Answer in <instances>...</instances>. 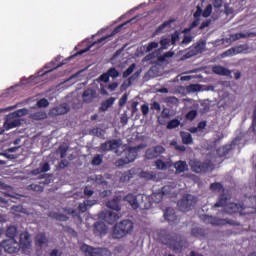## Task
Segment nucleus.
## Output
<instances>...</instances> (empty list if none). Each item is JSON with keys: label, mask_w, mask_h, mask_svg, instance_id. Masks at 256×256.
<instances>
[{"label": "nucleus", "mask_w": 256, "mask_h": 256, "mask_svg": "<svg viewBox=\"0 0 256 256\" xmlns=\"http://www.w3.org/2000/svg\"><path fill=\"white\" fill-rule=\"evenodd\" d=\"M131 179H133V174L131 170L124 172L120 177V181L122 183H127V181H131Z\"/></svg>", "instance_id": "nucleus-41"}, {"label": "nucleus", "mask_w": 256, "mask_h": 256, "mask_svg": "<svg viewBox=\"0 0 256 256\" xmlns=\"http://www.w3.org/2000/svg\"><path fill=\"white\" fill-rule=\"evenodd\" d=\"M82 97L85 103H91L95 99V91L87 89L83 92Z\"/></svg>", "instance_id": "nucleus-31"}, {"label": "nucleus", "mask_w": 256, "mask_h": 256, "mask_svg": "<svg viewBox=\"0 0 256 256\" xmlns=\"http://www.w3.org/2000/svg\"><path fill=\"white\" fill-rule=\"evenodd\" d=\"M129 99V94L125 93L119 100V107H125L127 105V100Z\"/></svg>", "instance_id": "nucleus-51"}, {"label": "nucleus", "mask_w": 256, "mask_h": 256, "mask_svg": "<svg viewBox=\"0 0 256 256\" xmlns=\"http://www.w3.org/2000/svg\"><path fill=\"white\" fill-rule=\"evenodd\" d=\"M213 73L216 75H221L222 77H231V70L223 67V66H214L212 68Z\"/></svg>", "instance_id": "nucleus-21"}, {"label": "nucleus", "mask_w": 256, "mask_h": 256, "mask_svg": "<svg viewBox=\"0 0 256 256\" xmlns=\"http://www.w3.org/2000/svg\"><path fill=\"white\" fill-rule=\"evenodd\" d=\"M162 119H171V109L163 108L161 112Z\"/></svg>", "instance_id": "nucleus-50"}, {"label": "nucleus", "mask_w": 256, "mask_h": 256, "mask_svg": "<svg viewBox=\"0 0 256 256\" xmlns=\"http://www.w3.org/2000/svg\"><path fill=\"white\" fill-rule=\"evenodd\" d=\"M98 217L102 219V221H105V223H108V225H113L120 219L119 214L110 210L100 212Z\"/></svg>", "instance_id": "nucleus-9"}, {"label": "nucleus", "mask_w": 256, "mask_h": 256, "mask_svg": "<svg viewBox=\"0 0 256 256\" xmlns=\"http://www.w3.org/2000/svg\"><path fill=\"white\" fill-rule=\"evenodd\" d=\"M36 105L39 109L49 107V100H47L46 98H42L36 103Z\"/></svg>", "instance_id": "nucleus-47"}, {"label": "nucleus", "mask_w": 256, "mask_h": 256, "mask_svg": "<svg viewBox=\"0 0 256 256\" xmlns=\"http://www.w3.org/2000/svg\"><path fill=\"white\" fill-rule=\"evenodd\" d=\"M19 117H23V110H16L6 116V120L4 122V127L7 131L9 129H15V127H19L21 125V119Z\"/></svg>", "instance_id": "nucleus-7"}, {"label": "nucleus", "mask_w": 256, "mask_h": 256, "mask_svg": "<svg viewBox=\"0 0 256 256\" xmlns=\"http://www.w3.org/2000/svg\"><path fill=\"white\" fill-rule=\"evenodd\" d=\"M137 67V64L132 63L124 72H123V79H127V77H129L130 75L133 74V72L135 71V68Z\"/></svg>", "instance_id": "nucleus-39"}, {"label": "nucleus", "mask_w": 256, "mask_h": 256, "mask_svg": "<svg viewBox=\"0 0 256 256\" xmlns=\"http://www.w3.org/2000/svg\"><path fill=\"white\" fill-rule=\"evenodd\" d=\"M235 37L236 39H249V37H251V33H237Z\"/></svg>", "instance_id": "nucleus-60"}, {"label": "nucleus", "mask_w": 256, "mask_h": 256, "mask_svg": "<svg viewBox=\"0 0 256 256\" xmlns=\"http://www.w3.org/2000/svg\"><path fill=\"white\" fill-rule=\"evenodd\" d=\"M6 237H9V239H15V237H17V227L9 226L6 229Z\"/></svg>", "instance_id": "nucleus-36"}, {"label": "nucleus", "mask_w": 256, "mask_h": 256, "mask_svg": "<svg viewBox=\"0 0 256 256\" xmlns=\"http://www.w3.org/2000/svg\"><path fill=\"white\" fill-rule=\"evenodd\" d=\"M71 111L69 104H61L51 110L52 115H65Z\"/></svg>", "instance_id": "nucleus-20"}, {"label": "nucleus", "mask_w": 256, "mask_h": 256, "mask_svg": "<svg viewBox=\"0 0 256 256\" xmlns=\"http://www.w3.org/2000/svg\"><path fill=\"white\" fill-rule=\"evenodd\" d=\"M107 73L109 77H112V79H117V77H119V71L115 67L109 68Z\"/></svg>", "instance_id": "nucleus-46"}, {"label": "nucleus", "mask_w": 256, "mask_h": 256, "mask_svg": "<svg viewBox=\"0 0 256 256\" xmlns=\"http://www.w3.org/2000/svg\"><path fill=\"white\" fill-rule=\"evenodd\" d=\"M162 153H165V147L161 145L148 148L145 153L146 159H157Z\"/></svg>", "instance_id": "nucleus-13"}, {"label": "nucleus", "mask_w": 256, "mask_h": 256, "mask_svg": "<svg viewBox=\"0 0 256 256\" xmlns=\"http://www.w3.org/2000/svg\"><path fill=\"white\" fill-rule=\"evenodd\" d=\"M109 231V227L103 221H97L92 225V232L96 237H105Z\"/></svg>", "instance_id": "nucleus-11"}, {"label": "nucleus", "mask_w": 256, "mask_h": 256, "mask_svg": "<svg viewBox=\"0 0 256 256\" xmlns=\"http://www.w3.org/2000/svg\"><path fill=\"white\" fill-rule=\"evenodd\" d=\"M174 169H176V173H185V171H189V165L186 161L180 160L174 163Z\"/></svg>", "instance_id": "nucleus-27"}, {"label": "nucleus", "mask_w": 256, "mask_h": 256, "mask_svg": "<svg viewBox=\"0 0 256 256\" xmlns=\"http://www.w3.org/2000/svg\"><path fill=\"white\" fill-rule=\"evenodd\" d=\"M224 209L226 213H228V215H233V213H239V209H241V205L237 203H229L228 205H226Z\"/></svg>", "instance_id": "nucleus-30"}, {"label": "nucleus", "mask_w": 256, "mask_h": 256, "mask_svg": "<svg viewBox=\"0 0 256 256\" xmlns=\"http://www.w3.org/2000/svg\"><path fill=\"white\" fill-rule=\"evenodd\" d=\"M80 251L84 256H113L107 248H95L85 243L81 245Z\"/></svg>", "instance_id": "nucleus-4"}, {"label": "nucleus", "mask_w": 256, "mask_h": 256, "mask_svg": "<svg viewBox=\"0 0 256 256\" xmlns=\"http://www.w3.org/2000/svg\"><path fill=\"white\" fill-rule=\"evenodd\" d=\"M128 23H131V20H128L120 25H118L112 32L110 35H106L101 37L100 39H98L97 41H95L92 45H99L101 43L105 44V42L109 39H111V37H115V35H117V33H121V30L125 27V25H127Z\"/></svg>", "instance_id": "nucleus-12"}, {"label": "nucleus", "mask_w": 256, "mask_h": 256, "mask_svg": "<svg viewBox=\"0 0 256 256\" xmlns=\"http://www.w3.org/2000/svg\"><path fill=\"white\" fill-rule=\"evenodd\" d=\"M163 243L165 245H168L169 249H171L172 251H175V253H178L179 251L187 247V239L175 233L166 234L163 238Z\"/></svg>", "instance_id": "nucleus-1"}, {"label": "nucleus", "mask_w": 256, "mask_h": 256, "mask_svg": "<svg viewBox=\"0 0 256 256\" xmlns=\"http://www.w3.org/2000/svg\"><path fill=\"white\" fill-rule=\"evenodd\" d=\"M28 189H30V191H35L36 193H43V191H45V187L41 184H30Z\"/></svg>", "instance_id": "nucleus-40"}, {"label": "nucleus", "mask_w": 256, "mask_h": 256, "mask_svg": "<svg viewBox=\"0 0 256 256\" xmlns=\"http://www.w3.org/2000/svg\"><path fill=\"white\" fill-rule=\"evenodd\" d=\"M32 119H34V121H43V119H47V112H35L32 114Z\"/></svg>", "instance_id": "nucleus-37"}, {"label": "nucleus", "mask_w": 256, "mask_h": 256, "mask_svg": "<svg viewBox=\"0 0 256 256\" xmlns=\"http://www.w3.org/2000/svg\"><path fill=\"white\" fill-rule=\"evenodd\" d=\"M95 205V202L92 200H84L83 203H80L78 206V210L80 213H86L88 207H93Z\"/></svg>", "instance_id": "nucleus-33"}, {"label": "nucleus", "mask_w": 256, "mask_h": 256, "mask_svg": "<svg viewBox=\"0 0 256 256\" xmlns=\"http://www.w3.org/2000/svg\"><path fill=\"white\" fill-rule=\"evenodd\" d=\"M233 149V146L231 144L224 145L216 150V154L218 157H226V155H229V151Z\"/></svg>", "instance_id": "nucleus-29"}, {"label": "nucleus", "mask_w": 256, "mask_h": 256, "mask_svg": "<svg viewBox=\"0 0 256 256\" xmlns=\"http://www.w3.org/2000/svg\"><path fill=\"white\" fill-rule=\"evenodd\" d=\"M121 147V140L112 139L100 145V151L107 153L108 151H117Z\"/></svg>", "instance_id": "nucleus-10"}, {"label": "nucleus", "mask_w": 256, "mask_h": 256, "mask_svg": "<svg viewBox=\"0 0 256 256\" xmlns=\"http://www.w3.org/2000/svg\"><path fill=\"white\" fill-rule=\"evenodd\" d=\"M157 47H159V43L150 42V43H148V45L146 47V51H147V53H149V52H151L152 49H157Z\"/></svg>", "instance_id": "nucleus-56"}, {"label": "nucleus", "mask_w": 256, "mask_h": 256, "mask_svg": "<svg viewBox=\"0 0 256 256\" xmlns=\"http://www.w3.org/2000/svg\"><path fill=\"white\" fill-rule=\"evenodd\" d=\"M197 117V110H190L186 114L187 121H193Z\"/></svg>", "instance_id": "nucleus-52"}, {"label": "nucleus", "mask_w": 256, "mask_h": 256, "mask_svg": "<svg viewBox=\"0 0 256 256\" xmlns=\"http://www.w3.org/2000/svg\"><path fill=\"white\" fill-rule=\"evenodd\" d=\"M115 100H116L115 97H110V98L106 99L105 101H103L101 103V106L99 107V111L105 112L110 107H113V105L115 104Z\"/></svg>", "instance_id": "nucleus-28"}, {"label": "nucleus", "mask_w": 256, "mask_h": 256, "mask_svg": "<svg viewBox=\"0 0 256 256\" xmlns=\"http://www.w3.org/2000/svg\"><path fill=\"white\" fill-rule=\"evenodd\" d=\"M175 21L176 20L173 18L165 21L160 26H158V28L156 29V33H161V31H163V29H167V27H171V23H175Z\"/></svg>", "instance_id": "nucleus-38"}, {"label": "nucleus", "mask_w": 256, "mask_h": 256, "mask_svg": "<svg viewBox=\"0 0 256 256\" xmlns=\"http://www.w3.org/2000/svg\"><path fill=\"white\" fill-rule=\"evenodd\" d=\"M209 25H211L210 19L202 22L201 25L199 26L200 31H203V29H205L206 27H209Z\"/></svg>", "instance_id": "nucleus-64"}, {"label": "nucleus", "mask_w": 256, "mask_h": 256, "mask_svg": "<svg viewBox=\"0 0 256 256\" xmlns=\"http://www.w3.org/2000/svg\"><path fill=\"white\" fill-rule=\"evenodd\" d=\"M246 49H247L246 45H240L234 48H230L229 50L224 52V55H226L227 57L231 55H239V53H243Z\"/></svg>", "instance_id": "nucleus-26"}, {"label": "nucleus", "mask_w": 256, "mask_h": 256, "mask_svg": "<svg viewBox=\"0 0 256 256\" xmlns=\"http://www.w3.org/2000/svg\"><path fill=\"white\" fill-rule=\"evenodd\" d=\"M141 112H142V115H144V117H146V115H149V105L143 104L141 106Z\"/></svg>", "instance_id": "nucleus-61"}, {"label": "nucleus", "mask_w": 256, "mask_h": 256, "mask_svg": "<svg viewBox=\"0 0 256 256\" xmlns=\"http://www.w3.org/2000/svg\"><path fill=\"white\" fill-rule=\"evenodd\" d=\"M173 55H175L174 52H171V51L165 52L162 56L158 57V61H160L161 63H165V61H167V59L173 57Z\"/></svg>", "instance_id": "nucleus-45"}, {"label": "nucleus", "mask_w": 256, "mask_h": 256, "mask_svg": "<svg viewBox=\"0 0 256 256\" xmlns=\"http://www.w3.org/2000/svg\"><path fill=\"white\" fill-rule=\"evenodd\" d=\"M124 157L126 158L127 162L133 163L135 159H137V155H139V148L137 147H130L124 150Z\"/></svg>", "instance_id": "nucleus-16"}, {"label": "nucleus", "mask_w": 256, "mask_h": 256, "mask_svg": "<svg viewBox=\"0 0 256 256\" xmlns=\"http://www.w3.org/2000/svg\"><path fill=\"white\" fill-rule=\"evenodd\" d=\"M49 217L51 219H56V221H68L69 217L67 215L62 214V213H57V212H50Z\"/></svg>", "instance_id": "nucleus-34"}, {"label": "nucleus", "mask_w": 256, "mask_h": 256, "mask_svg": "<svg viewBox=\"0 0 256 256\" xmlns=\"http://www.w3.org/2000/svg\"><path fill=\"white\" fill-rule=\"evenodd\" d=\"M95 193V191H93L92 189L89 188V186H86L84 188V195H86V197H92V195Z\"/></svg>", "instance_id": "nucleus-62"}, {"label": "nucleus", "mask_w": 256, "mask_h": 256, "mask_svg": "<svg viewBox=\"0 0 256 256\" xmlns=\"http://www.w3.org/2000/svg\"><path fill=\"white\" fill-rule=\"evenodd\" d=\"M59 67H63V63H60L57 66H55V62L46 64L44 66V69H48V70H40L38 72V77H45V75H47V73H51V72L55 71V69H59Z\"/></svg>", "instance_id": "nucleus-17"}, {"label": "nucleus", "mask_w": 256, "mask_h": 256, "mask_svg": "<svg viewBox=\"0 0 256 256\" xmlns=\"http://www.w3.org/2000/svg\"><path fill=\"white\" fill-rule=\"evenodd\" d=\"M133 85V81L131 79L125 80L121 85V90L129 89Z\"/></svg>", "instance_id": "nucleus-53"}, {"label": "nucleus", "mask_w": 256, "mask_h": 256, "mask_svg": "<svg viewBox=\"0 0 256 256\" xmlns=\"http://www.w3.org/2000/svg\"><path fill=\"white\" fill-rule=\"evenodd\" d=\"M189 167L191 168V171H193V173L198 174L207 173L215 169V166L213 165V162H211V160L201 161L199 159H191L189 161Z\"/></svg>", "instance_id": "nucleus-3"}, {"label": "nucleus", "mask_w": 256, "mask_h": 256, "mask_svg": "<svg viewBox=\"0 0 256 256\" xmlns=\"http://www.w3.org/2000/svg\"><path fill=\"white\" fill-rule=\"evenodd\" d=\"M179 125H181V121L177 118L170 120L167 123V129H177V127H179Z\"/></svg>", "instance_id": "nucleus-43"}, {"label": "nucleus", "mask_w": 256, "mask_h": 256, "mask_svg": "<svg viewBox=\"0 0 256 256\" xmlns=\"http://www.w3.org/2000/svg\"><path fill=\"white\" fill-rule=\"evenodd\" d=\"M58 167L59 169H65V167H69V161L67 159L62 160Z\"/></svg>", "instance_id": "nucleus-63"}, {"label": "nucleus", "mask_w": 256, "mask_h": 256, "mask_svg": "<svg viewBox=\"0 0 256 256\" xmlns=\"http://www.w3.org/2000/svg\"><path fill=\"white\" fill-rule=\"evenodd\" d=\"M130 162H127V158L124 157V158H120L116 161V166L117 167H123L125 165H129Z\"/></svg>", "instance_id": "nucleus-54"}, {"label": "nucleus", "mask_w": 256, "mask_h": 256, "mask_svg": "<svg viewBox=\"0 0 256 256\" xmlns=\"http://www.w3.org/2000/svg\"><path fill=\"white\" fill-rule=\"evenodd\" d=\"M188 93H199L201 91L202 87L201 84H190L187 86Z\"/></svg>", "instance_id": "nucleus-42"}, {"label": "nucleus", "mask_w": 256, "mask_h": 256, "mask_svg": "<svg viewBox=\"0 0 256 256\" xmlns=\"http://www.w3.org/2000/svg\"><path fill=\"white\" fill-rule=\"evenodd\" d=\"M150 109H152V111H161V104H159L157 101H154L150 104Z\"/></svg>", "instance_id": "nucleus-57"}, {"label": "nucleus", "mask_w": 256, "mask_h": 256, "mask_svg": "<svg viewBox=\"0 0 256 256\" xmlns=\"http://www.w3.org/2000/svg\"><path fill=\"white\" fill-rule=\"evenodd\" d=\"M182 143L184 145H193V136L189 132H181L180 133Z\"/></svg>", "instance_id": "nucleus-32"}, {"label": "nucleus", "mask_w": 256, "mask_h": 256, "mask_svg": "<svg viewBox=\"0 0 256 256\" xmlns=\"http://www.w3.org/2000/svg\"><path fill=\"white\" fill-rule=\"evenodd\" d=\"M1 245L5 253H9L10 255H13V253H19L21 249V244H19L15 239L3 240Z\"/></svg>", "instance_id": "nucleus-8"}, {"label": "nucleus", "mask_w": 256, "mask_h": 256, "mask_svg": "<svg viewBox=\"0 0 256 256\" xmlns=\"http://www.w3.org/2000/svg\"><path fill=\"white\" fill-rule=\"evenodd\" d=\"M155 166L157 169H160L161 171L167 169V164L161 159L156 160Z\"/></svg>", "instance_id": "nucleus-49"}, {"label": "nucleus", "mask_w": 256, "mask_h": 256, "mask_svg": "<svg viewBox=\"0 0 256 256\" xmlns=\"http://www.w3.org/2000/svg\"><path fill=\"white\" fill-rule=\"evenodd\" d=\"M199 23H201V18H195L194 21L190 24V28L188 31H191V29H195V27H199Z\"/></svg>", "instance_id": "nucleus-59"}, {"label": "nucleus", "mask_w": 256, "mask_h": 256, "mask_svg": "<svg viewBox=\"0 0 256 256\" xmlns=\"http://www.w3.org/2000/svg\"><path fill=\"white\" fill-rule=\"evenodd\" d=\"M210 191H214L215 193H221V191H225V187L221 182H214L210 184Z\"/></svg>", "instance_id": "nucleus-35"}, {"label": "nucleus", "mask_w": 256, "mask_h": 256, "mask_svg": "<svg viewBox=\"0 0 256 256\" xmlns=\"http://www.w3.org/2000/svg\"><path fill=\"white\" fill-rule=\"evenodd\" d=\"M204 222L210 223V225H215L217 227H221V225H227V224L231 225V221L227 219H221V218H217L209 215L204 216Z\"/></svg>", "instance_id": "nucleus-15"}, {"label": "nucleus", "mask_w": 256, "mask_h": 256, "mask_svg": "<svg viewBox=\"0 0 256 256\" xmlns=\"http://www.w3.org/2000/svg\"><path fill=\"white\" fill-rule=\"evenodd\" d=\"M207 47V41L201 40L189 47L188 51L180 58V61H186L201 53H204Z\"/></svg>", "instance_id": "nucleus-5"}, {"label": "nucleus", "mask_w": 256, "mask_h": 256, "mask_svg": "<svg viewBox=\"0 0 256 256\" xmlns=\"http://www.w3.org/2000/svg\"><path fill=\"white\" fill-rule=\"evenodd\" d=\"M47 235L44 232H40L35 236V245L36 247H43V245L47 244Z\"/></svg>", "instance_id": "nucleus-23"}, {"label": "nucleus", "mask_w": 256, "mask_h": 256, "mask_svg": "<svg viewBox=\"0 0 256 256\" xmlns=\"http://www.w3.org/2000/svg\"><path fill=\"white\" fill-rule=\"evenodd\" d=\"M135 224L131 220H122L114 225L113 228V238L114 239H123V237H127V235H131L133 233V228Z\"/></svg>", "instance_id": "nucleus-2"}, {"label": "nucleus", "mask_w": 256, "mask_h": 256, "mask_svg": "<svg viewBox=\"0 0 256 256\" xmlns=\"http://www.w3.org/2000/svg\"><path fill=\"white\" fill-rule=\"evenodd\" d=\"M51 170V166L49 165V162H45L41 168H40V173H47V171Z\"/></svg>", "instance_id": "nucleus-58"}, {"label": "nucleus", "mask_w": 256, "mask_h": 256, "mask_svg": "<svg viewBox=\"0 0 256 256\" xmlns=\"http://www.w3.org/2000/svg\"><path fill=\"white\" fill-rule=\"evenodd\" d=\"M211 13H213V5L208 4L206 8L202 12V16L204 17H210Z\"/></svg>", "instance_id": "nucleus-48"}, {"label": "nucleus", "mask_w": 256, "mask_h": 256, "mask_svg": "<svg viewBox=\"0 0 256 256\" xmlns=\"http://www.w3.org/2000/svg\"><path fill=\"white\" fill-rule=\"evenodd\" d=\"M177 41H179V32L175 31L172 35H171V45H176Z\"/></svg>", "instance_id": "nucleus-55"}, {"label": "nucleus", "mask_w": 256, "mask_h": 256, "mask_svg": "<svg viewBox=\"0 0 256 256\" xmlns=\"http://www.w3.org/2000/svg\"><path fill=\"white\" fill-rule=\"evenodd\" d=\"M106 207L113 211H121V197L115 196L112 200L107 202Z\"/></svg>", "instance_id": "nucleus-18"}, {"label": "nucleus", "mask_w": 256, "mask_h": 256, "mask_svg": "<svg viewBox=\"0 0 256 256\" xmlns=\"http://www.w3.org/2000/svg\"><path fill=\"white\" fill-rule=\"evenodd\" d=\"M139 198L143 199V196H135L133 193H129L124 197V201H127L132 209H139V207H143V202H139Z\"/></svg>", "instance_id": "nucleus-14"}, {"label": "nucleus", "mask_w": 256, "mask_h": 256, "mask_svg": "<svg viewBox=\"0 0 256 256\" xmlns=\"http://www.w3.org/2000/svg\"><path fill=\"white\" fill-rule=\"evenodd\" d=\"M19 245L22 249H29L31 247V236L28 233L21 234Z\"/></svg>", "instance_id": "nucleus-22"}, {"label": "nucleus", "mask_w": 256, "mask_h": 256, "mask_svg": "<svg viewBox=\"0 0 256 256\" xmlns=\"http://www.w3.org/2000/svg\"><path fill=\"white\" fill-rule=\"evenodd\" d=\"M164 218L169 223L177 221V215L175 214V210L173 208H166L164 211Z\"/></svg>", "instance_id": "nucleus-25"}, {"label": "nucleus", "mask_w": 256, "mask_h": 256, "mask_svg": "<svg viewBox=\"0 0 256 256\" xmlns=\"http://www.w3.org/2000/svg\"><path fill=\"white\" fill-rule=\"evenodd\" d=\"M101 163H103V155L101 154H96L93 159H92V162L91 164L92 165H95L96 167L101 165Z\"/></svg>", "instance_id": "nucleus-44"}, {"label": "nucleus", "mask_w": 256, "mask_h": 256, "mask_svg": "<svg viewBox=\"0 0 256 256\" xmlns=\"http://www.w3.org/2000/svg\"><path fill=\"white\" fill-rule=\"evenodd\" d=\"M191 236L196 239H205L207 237V230L201 227H194L191 229Z\"/></svg>", "instance_id": "nucleus-19"}, {"label": "nucleus", "mask_w": 256, "mask_h": 256, "mask_svg": "<svg viewBox=\"0 0 256 256\" xmlns=\"http://www.w3.org/2000/svg\"><path fill=\"white\" fill-rule=\"evenodd\" d=\"M228 201H229V196H227V194H225V193H222L219 195L218 201L214 204L213 207H215V208L224 207V209H225L229 205Z\"/></svg>", "instance_id": "nucleus-24"}, {"label": "nucleus", "mask_w": 256, "mask_h": 256, "mask_svg": "<svg viewBox=\"0 0 256 256\" xmlns=\"http://www.w3.org/2000/svg\"><path fill=\"white\" fill-rule=\"evenodd\" d=\"M196 204L197 198L191 194H186L178 201L177 207L182 213H187V211H191Z\"/></svg>", "instance_id": "nucleus-6"}]
</instances>
